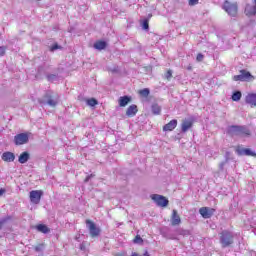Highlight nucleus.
I'll use <instances>...</instances> for the list:
<instances>
[{
    "label": "nucleus",
    "instance_id": "obj_37",
    "mask_svg": "<svg viewBox=\"0 0 256 256\" xmlns=\"http://www.w3.org/2000/svg\"><path fill=\"white\" fill-rule=\"evenodd\" d=\"M141 256H150V255H149V252L147 250H145Z\"/></svg>",
    "mask_w": 256,
    "mask_h": 256
},
{
    "label": "nucleus",
    "instance_id": "obj_13",
    "mask_svg": "<svg viewBox=\"0 0 256 256\" xmlns=\"http://www.w3.org/2000/svg\"><path fill=\"white\" fill-rule=\"evenodd\" d=\"M177 125H178L177 119H172L166 125H164L162 129L164 132L174 131V129L177 128Z\"/></svg>",
    "mask_w": 256,
    "mask_h": 256
},
{
    "label": "nucleus",
    "instance_id": "obj_9",
    "mask_svg": "<svg viewBox=\"0 0 256 256\" xmlns=\"http://www.w3.org/2000/svg\"><path fill=\"white\" fill-rule=\"evenodd\" d=\"M215 208L201 207L199 213L203 219H211L215 215Z\"/></svg>",
    "mask_w": 256,
    "mask_h": 256
},
{
    "label": "nucleus",
    "instance_id": "obj_36",
    "mask_svg": "<svg viewBox=\"0 0 256 256\" xmlns=\"http://www.w3.org/2000/svg\"><path fill=\"white\" fill-rule=\"evenodd\" d=\"M93 177V175H89L85 178L84 182L87 183L89 181V179H91Z\"/></svg>",
    "mask_w": 256,
    "mask_h": 256
},
{
    "label": "nucleus",
    "instance_id": "obj_26",
    "mask_svg": "<svg viewBox=\"0 0 256 256\" xmlns=\"http://www.w3.org/2000/svg\"><path fill=\"white\" fill-rule=\"evenodd\" d=\"M43 249H45V243L37 244L34 247V251H36V253H41V251H43Z\"/></svg>",
    "mask_w": 256,
    "mask_h": 256
},
{
    "label": "nucleus",
    "instance_id": "obj_8",
    "mask_svg": "<svg viewBox=\"0 0 256 256\" xmlns=\"http://www.w3.org/2000/svg\"><path fill=\"white\" fill-rule=\"evenodd\" d=\"M41 197H43L42 190H32L30 192V201L34 203V205H39L41 203Z\"/></svg>",
    "mask_w": 256,
    "mask_h": 256
},
{
    "label": "nucleus",
    "instance_id": "obj_42",
    "mask_svg": "<svg viewBox=\"0 0 256 256\" xmlns=\"http://www.w3.org/2000/svg\"><path fill=\"white\" fill-rule=\"evenodd\" d=\"M221 167H223V163L221 164Z\"/></svg>",
    "mask_w": 256,
    "mask_h": 256
},
{
    "label": "nucleus",
    "instance_id": "obj_19",
    "mask_svg": "<svg viewBox=\"0 0 256 256\" xmlns=\"http://www.w3.org/2000/svg\"><path fill=\"white\" fill-rule=\"evenodd\" d=\"M120 107H127L129 103H131V97L129 96H121L118 100Z\"/></svg>",
    "mask_w": 256,
    "mask_h": 256
},
{
    "label": "nucleus",
    "instance_id": "obj_30",
    "mask_svg": "<svg viewBox=\"0 0 256 256\" xmlns=\"http://www.w3.org/2000/svg\"><path fill=\"white\" fill-rule=\"evenodd\" d=\"M9 219H11V216H8V217L0 220V229L3 228V225H5V223H7V221H9Z\"/></svg>",
    "mask_w": 256,
    "mask_h": 256
},
{
    "label": "nucleus",
    "instance_id": "obj_24",
    "mask_svg": "<svg viewBox=\"0 0 256 256\" xmlns=\"http://www.w3.org/2000/svg\"><path fill=\"white\" fill-rule=\"evenodd\" d=\"M152 113L154 115H161V106H159V104H153L152 105Z\"/></svg>",
    "mask_w": 256,
    "mask_h": 256
},
{
    "label": "nucleus",
    "instance_id": "obj_3",
    "mask_svg": "<svg viewBox=\"0 0 256 256\" xmlns=\"http://www.w3.org/2000/svg\"><path fill=\"white\" fill-rule=\"evenodd\" d=\"M86 225L88 227L90 237L95 239V237H99V235H101V228L97 227V224H95V222L91 221L90 219H87Z\"/></svg>",
    "mask_w": 256,
    "mask_h": 256
},
{
    "label": "nucleus",
    "instance_id": "obj_32",
    "mask_svg": "<svg viewBox=\"0 0 256 256\" xmlns=\"http://www.w3.org/2000/svg\"><path fill=\"white\" fill-rule=\"evenodd\" d=\"M203 59H205V56L201 53L197 54L196 56V61H198V63H201V61H203Z\"/></svg>",
    "mask_w": 256,
    "mask_h": 256
},
{
    "label": "nucleus",
    "instance_id": "obj_29",
    "mask_svg": "<svg viewBox=\"0 0 256 256\" xmlns=\"http://www.w3.org/2000/svg\"><path fill=\"white\" fill-rule=\"evenodd\" d=\"M133 242L137 244H143V238H141L140 235H136Z\"/></svg>",
    "mask_w": 256,
    "mask_h": 256
},
{
    "label": "nucleus",
    "instance_id": "obj_38",
    "mask_svg": "<svg viewBox=\"0 0 256 256\" xmlns=\"http://www.w3.org/2000/svg\"><path fill=\"white\" fill-rule=\"evenodd\" d=\"M5 194V189L1 188L0 189V195H4Z\"/></svg>",
    "mask_w": 256,
    "mask_h": 256
},
{
    "label": "nucleus",
    "instance_id": "obj_16",
    "mask_svg": "<svg viewBox=\"0 0 256 256\" xmlns=\"http://www.w3.org/2000/svg\"><path fill=\"white\" fill-rule=\"evenodd\" d=\"M191 127H193V120L185 119L182 121V124H181L182 133H187L189 129H191Z\"/></svg>",
    "mask_w": 256,
    "mask_h": 256
},
{
    "label": "nucleus",
    "instance_id": "obj_21",
    "mask_svg": "<svg viewBox=\"0 0 256 256\" xmlns=\"http://www.w3.org/2000/svg\"><path fill=\"white\" fill-rule=\"evenodd\" d=\"M107 47V42L103 40H98L94 43V49H97L98 51H103Z\"/></svg>",
    "mask_w": 256,
    "mask_h": 256
},
{
    "label": "nucleus",
    "instance_id": "obj_28",
    "mask_svg": "<svg viewBox=\"0 0 256 256\" xmlns=\"http://www.w3.org/2000/svg\"><path fill=\"white\" fill-rule=\"evenodd\" d=\"M172 77H173V71L167 70V72L165 73V79H167V81H171Z\"/></svg>",
    "mask_w": 256,
    "mask_h": 256
},
{
    "label": "nucleus",
    "instance_id": "obj_17",
    "mask_svg": "<svg viewBox=\"0 0 256 256\" xmlns=\"http://www.w3.org/2000/svg\"><path fill=\"white\" fill-rule=\"evenodd\" d=\"M2 161H5V163H13V161H15V154L13 152H4L2 154Z\"/></svg>",
    "mask_w": 256,
    "mask_h": 256
},
{
    "label": "nucleus",
    "instance_id": "obj_40",
    "mask_svg": "<svg viewBox=\"0 0 256 256\" xmlns=\"http://www.w3.org/2000/svg\"><path fill=\"white\" fill-rule=\"evenodd\" d=\"M188 71H191L192 69H193V67H191V66H188Z\"/></svg>",
    "mask_w": 256,
    "mask_h": 256
},
{
    "label": "nucleus",
    "instance_id": "obj_5",
    "mask_svg": "<svg viewBox=\"0 0 256 256\" xmlns=\"http://www.w3.org/2000/svg\"><path fill=\"white\" fill-rule=\"evenodd\" d=\"M255 79V76L251 75V72L242 69L240 70L239 75L233 76V81H253Z\"/></svg>",
    "mask_w": 256,
    "mask_h": 256
},
{
    "label": "nucleus",
    "instance_id": "obj_18",
    "mask_svg": "<svg viewBox=\"0 0 256 256\" xmlns=\"http://www.w3.org/2000/svg\"><path fill=\"white\" fill-rule=\"evenodd\" d=\"M245 102L250 105V107H256V94L250 93L246 96Z\"/></svg>",
    "mask_w": 256,
    "mask_h": 256
},
{
    "label": "nucleus",
    "instance_id": "obj_6",
    "mask_svg": "<svg viewBox=\"0 0 256 256\" xmlns=\"http://www.w3.org/2000/svg\"><path fill=\"white\" fill-rule=\"evenodd\" d=\"M44 99H46V103L50 107H57V104L59 103V95L58 94L53 95V94L47 92L44 95Z\"/></svg>",
    "mask_w": 256,
    "mask_h": 256
},
{
    "label": "nucleus",
    "instance_id": "obj_23",
    "mask_svg": "<svg viewBox=\"0 0 256 256\" xmlns=\"http://www.w3.org/2000/svg\"><path fill=\"white\" fill-rule=\"evenodd\" d=\"M241 97H243V94L241 93V91H235L233 94H232V101H241Z\"/></svg>",
    "mask_w": 256,
    "mask_h": 256
},
{
    "label": "nucleus",
    "instance_id": "obj_27",
    "mask_svg": "<svg viewBox=\"0 0 256 256\" xmlns=\"http://www.w3.org/2000/svg\"><path fill=\"white\" fill-rule=\"evenodd\" d=\"M149 93H150V91L148 88L139 90V95H141V97H149Z\"/></svg>",
    "mask_w": 256,
    "mask_h": 256
},
{
    "label": "nucleus",
    "instance_id": "obj_14",
    "mask_svg": "<svg viewBox=\"0 0 256 256\" xmlns=\"http://www.w3.org/2000/svg\"><path fill=\"white\" fill-rule=\"evenodd\" d=\"M171 225L173 227L177 226V225H181V216H179V214L177 213V210H173L172 211V215H171Z\"/></svg>",
    "mask_w": 256,
    "mask_h": 256
},
{
    "label": "nucleus",
    "instance_id": "obj_31",
    "mask_svg": "<svg viewBox=\"0 0 256 256\" xmlns=\"http://www.w3.org/2000/svg\"><path fill=\"white\" fill-rule=\"evenodd\" d=\"M142 27L145 30L149 29V19L143 20Z\"/></svg>",
    "mask_w": 256,
    "mask_h": 256
},
{
    "label": "nucleus",
    "instance_id": "obj_20",
    "mask_svg": "<svg viewBox=\"0 0 256 256\" xmlns=\"http://www.w3.org/2000/svg\"><path fill=\"white\" fill-rule=\"evenodd\" d=\"M30 155H29V152L25 151V152H22L18 158V161L19 163H21L22 165L27 163V161H29L30 159Z\"/></svg>",
    "mask_w": 256,
    "mask_h": 256
},
{
    "label": "nucleus",
    "instance_id": "obj_10",
    "mask_svg": "<svg viewBox=\"0 0 256 256\" xmlns=\"http://www.w3.org/2000/svg\"><path fill=\"white\" fill-rule=\"evenodd\" d=\"M15 145H25L29 143V135L27 133H20L14 136Z\"/></svg>",
    "mask_w": 256,
    "mask_h": 256
},
{
    "label": "nucleus",
    "instance_id": "obj_12",
    "mask_svg": "<svg viewBox=\"0 0 256 256\" xmlns=\"http://www.w3.org/2000/svg\"><path fill=\"white\" fill-rule=\"evenodd\" d=\"M254 5L247 4L244 13L247 17H255L256 15V0L253 1Z\"/></svg>",
    "mask_w": 256,
    "mask_h": 256
},
{
    "label": "nucleus",
    "instance_id": "obj_34",
    "mask_svg": "<svg viewBox=\"0 0 256 256\" xmlns=\"http://www.w3.org/2000/svg\"><path fill=\"white\" fill-rule=\"evenodd\" d=\"M57 49H61V46H59V44H54L51 46L50 51H57Z\"/></svg>",
    "mask_w": 256,
    "mask_h": 256
},
{
    "label": "nucleus",
    "instance_id": "obj_11",
    "mask_svg": "<svg viewBox=\"0 0 256 256\" xmlns=\"http://www.w3.org/2000/svg\"><path fill=\"white\" fill-rule=\"evenodd\" d=\"M236 153L237 155H240V156L246 155V157H256V153L253 152L251 149L243 148L241 146L236 147Z\"/></svg>",
    "mask_w": 256,
    "mask_h": 256
},
{
    "label": "nucleus",
    "instance_id": "obj_2",
    "mask_svg": "<svg viewBox=\"0 0 256 256\" xmlns=\"http://www.w3.org/2000/svg\"><path fill=\"white\" fill-rule=\"evenodd\" d=\"M220 243L223 248L233 245V234L227 230L222 231L220 234Z\"/></svg>",
    "mask_w": 256,
    "mask_h": 256
},
{
    "label": "nucleus",
    "instance_id": "obj_15",
    "mask_svg": "<svg viewBox=\"0 0 256 256\" xmlns=\"http://www.w3.org/2000/svg\"><path fill=\"white\" fill-rule=\"evenodd\" d=\"M138 112L139 108L137 107V105L132 104L127 108L126 115L127 117H135V115H137Z\"/></svg>",
    "mask_w": 256,
    "mask_h": 256
},
{
    "label": "nucleus",
    "instance_id": "obj_22",
    "mask_svg": "<svg viewBox=\"0 0 256 256\" xmlns=\"http://www.w3.org/2000/svg\"><path fill=\"white\" fill-rule=\"evenodd\" d=\"M36 229L37 231H39V233H44V234L50 233L51 231V229H49V227H47V225L45 224L36 225Z\"/></svg>",
    "mask_w": 256,
    "mask_h": 256
},
{
    "label": "nucleus",
    "instance_id": "obj_33",
    "mask_svg": "<svg viewBox=\"0 0 256 256\" xmlns=\"http://www.w3.org/2000/svg\"><path fill=\"white\" fill-rule=\"evenodd\" d=\"M6 51H7V47L1 46L0 47V57H3V55H5Z\"/></svg>",
    "mask_w": 256,
    "mask_h": 256
},
{
    "label": "nucleus",
    "instance_id": "obj_39",
    "mask_svg": "<svg viewBox=\"0 0 256 256\" xmlns=\"http://www.w3.org/2000/svg\"><path fill=\"white\" fill-rule=\"evenodd\" d=\"M131 256H139V254H137V252H133Z\"/></svg>",
    "mask_w": 256,
    "mask_h": 256
},
{
    "label": "nucleus",
    "instance_id": "obj_4",
    "mask_svg": "<svg viewBox=\"0 0 256 256\" xmlns=\"http://www.w3.org/2000/svg\"><path fill=\"white\" fill-rule=\"evenodd\" d=\"M224 11H226V13H228V15H230L231 17H235L237 15L238 12V6L237 3H232L229 0H226L224 2V6H223Z\"/></svg>",
    "mask_w": 256,
    "mask_h": 256
},
{
    "label": "nucleus",
    "instance_id": "obj_41",
    "mask_svg": "<svg viewBox=\"0 0 256 256\" xmlns=\"http://www.w3.org/2000/svg\"><path fill=\"white\" fill-rule=\"evenodd\" d=\"M39 103L43 104V103H45V101H43V100H39Z\"/></svg>",
    "mask_w": 256,
    "mask_h": 256
},
{
    "label": "nucleus",
    "instance_id": "obj_7",
    "mask_svg": "<svg viewBox=\"0 0 256 256\" xmlns=\"http://www.w3.org/2000/svg\"><path fill=\"white\" fill-rule=\"evenodd\" d=\"M151 199L157 203L158 207H167V205H169V200H167L165 196L152 194Z\"/></svg>",
    "mask_w": 256,
    "mask_h": 256
},
{
    "label": "nucleus",
    "instance_id": "obj_35",
    "mask_svg": "<svg viewBox=\"0 0 256 256\" xmlns=\"http://www.w3.org/2000/svg\"><path fill=\"white\" fill-rule=\"evenodd\" d=\"M188 3L191 7H193L194 5H197V3H199V0H189Z\"/></svg>",
    "mask_w": 256,
    "mask_h": 256
},
{
    "label": "nucleus",
    "instance_id": "obj_25",
    "mask_svg": "<svg viewBox=\"0 0 256 256\" xmlns=\"http://www.w3.org/2000/svg\"><path fill=\"white\" fill-rule=\"evenodd\" d=\"M86 103L89 107H95V105H99V101H97L95 98L88 99Z\"/></svg>",
    "mask_w": 256,
    "mask_h": 256
},
{
    "label": "nucleus",
    "instance_id": "obj_1",
    "mask_svg": "<svg viewBox=\"0 0 256 256\" xmlns=\"http://www.w3.org/2000/svg\"><path fill=\"white\" fill-rule=\"evenodd\" d=\"M228 135H236L238 137H251V130L246 126L232 125L228 129Z\"/></svg>",
    "mask_w": 256,
    "mask_h": 256
}]
</instances>
